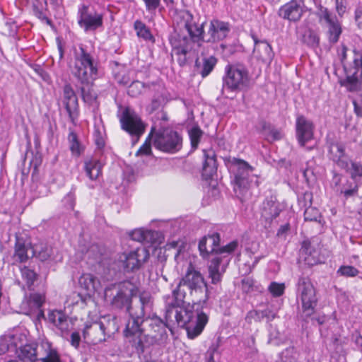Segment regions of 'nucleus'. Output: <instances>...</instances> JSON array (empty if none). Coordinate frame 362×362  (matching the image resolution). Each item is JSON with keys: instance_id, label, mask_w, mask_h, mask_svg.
Wrapping results in <instances>:
<instances>
[{"instance_id": "nucleus-1", "label": "nucleus", "mask_w": 362, "mask_h": 362, "mask_svg": "<svg viewBox=\"0 0 362 362\" xmlns=\"http://www.w3.org/2000/svg\"><path fill=\"white\" fill-rule=\"evenodd\" d=\"M148 310L137 308L132 312L123 331L127 342L140 355L149 353L154 346L164 345L168 340L167 325L160 317L147 315Z\"/></svg>"}, {"instance_id": "nucleus-2", "label": "nucleus", "mask_w": 362, "mask_h": 362, "mask_svg": "<svg viewBox=\"0 0 362 362\" xmlns=\"http://www.w3.org/2000/svg\"><path fill=\"white\" fill-rule=\"evenodd\" d=\"M220 242V234L213 232L204 235L198 245L202 257L209 261V277L213 284H218L221 281L223 274L230 262V255L238 247V240H233L224 246H221Z\"/></svg>"}, {"instance_id": "nucleus-3", "label": "nucleus", "mask_w": 362, "mask_h": 362, "mask_svg": "<svg viewBox=\"0 0 362 362\" xmlns=\"http://www.w3.org/2000/svg\"><path fill=\"white\" fill-rule=\"evenodd\" d=\"M74 62L69 65L70 71L79 83V90L83 102L89 105L96 103L97 93L93 88V81L98 76V63L86 46L80 44L73 47Z\"/></svg>"}, {"instance_id": "nucleus-4", "label": "nucleus", "mask_w": 362, "mask_h": 362, "mask_svg": "<svg viewBox=\"0 0 362 362\" xmlns=\"http://www.w3.org/2000/svg\"><path fill=\"white\" fill-rule=\"evenodd\" d=\"M338 55L345 75L339 78V84L348 92L358 93L362 96V50H350L341 45Z\"/></svg>"}, {"instance_id": "nucleus-5", "label": "nucleus", "mask_w": 362, "mask_h": 362, "mask_svg": "<svg viewBox=\"0 0 362 362\" xmlns=\"http://www.w3.org/2000/svg\"><path fill=\"white\" fill-rule=\"evenodd\" d=\"M138 290L136 284L130 281H124L118 284L117 293L112 299L111 305L114 308L126 310L128 314L127 321L132 319V312H134L137 308L143 310H152L153 301L148 294H140L139 303L132 305V298L137 294Z\"/></svg>"}, {"instance_id": "nucleus-6", "label": "nucleus", "mask_w": 362, "mask_h": 362, "mask_svg": "<svg viewBox=\"0 0 362 362\" xmlns=\"http://www.w3.org/2000/svg\"><path fill=\"white\" fill-rule=\"evenodd\" d=\"M199 303H194L192 310L176 308L175 317L180 327H185L189 339L198 337L209 321L208 315L199 309ZM175 308L173 309V310Z\"/></svg>"}, {"instance_id": "nucleus-7", "label": "nucleus", "mask_w": 362, "mask_h": 362, "mask_svg": "<svg viewBox=\"0 0 362 362\" xmlns=\"http://www.w3.org/2000/svg\"><path fill=\"white\" fill-rule=\"evenodd\" d=\"M118 329L116 317H103L100 321L86 323L82 334L86 342L97 344L105 341Z\"/></svg>"}, {"instance_id": "nucleus-8", "label": "nucleus", "mask_w": 362, "mask_h": 362, "mask_svg": "<svg viewBox=\"0 0 362 362\" xmlns=\"http://www.w3.org/2000/svg\"><path fill=\"white\" fill-rule=\"evenodd\" d=\"M250 81L249 71L242 63L228 64L223 76L222 93L225 90L239 92L246 88Z\"/></svg>"}, {"instance_id": "nucleus-9", "label": "nucleus", "mask_w": 362, "mask_h": 362, "mask_svg": "<svg viewBox=\"0 0 362 362\" xmlns=\"http://www.w3.org/2000/svg\"><path fill=\"white\" fill-rule=\"evenodd\" d=\"M297 296L302 305L300 317L304 320L310 317L315 311L318 298L317 291L310 279L308 276H300L297 282Z\"/></svg>"}, {"instance_id": "nucleus-10", "label": "nucleus", "mask_w": 362, "mask_h": 362, "mask_svg": "<svg viewBox=\"0 0 362 362\" xmlns=\"http://www.w3.org/2000/svg\"><path fill=\"white\" fill-rule=\"evenodd\" d=\"M153 146L168 153H175L182 148V136L170 127H160L153 131Z\"/></svg>"}, {"instance_id": "nucleus-11", "label": "nucleus", "mask_w": 362, "mask_h": 362, "mask_svg": "<svg viewBox=\"0 0 362 362\" xmlns=\"http://www.w3.org/2000/svg\"><path fill=\"white\" fill-rule=\"evenodd\" d=\"M231 164L235 168L234 191L238 197H243L250 188L249 177L253 168L247 162L236 158H232Z\"/></svg>"}, {"instance_id": "nucleus-12", "label": "nucleus", "mask_w": 362, "mask_h": 362, "mask_svg": "<svg viewBox=\"0 0 362 362\" xmlns=\"http://www.w3.org/2000/svg\"><path fill=\"white\" fill-rule=\"evenodd\" d=\"M177 25L180 28H185L187 33V39H190L189 42H199L204 40V23L199 26L194 21V16L187 10H181L178 11L175 17Z\"/></svg>"}, {"instance_id": "nucleus-13", "label": "nucleus", "mask_w": 362, "mask_h": 362, "mask_svg": "<svg viewBox=\"0 0 362 362\" xmlns=\"http://www.w3.org/2000/svg\"><path fill=\"white\" fill-rule=\"evenodd\" d=\"M316 16L320 23H325L327 30L325 32L328 42L331 45L336 44L342 33L341 25L336 16L330 12L327 8L320 5L316 11Z\"/></svg>"}, {"instance_id": "nucleus-14", "label": "nucleus", "mask_w": 362, "mask_h": 362, "mask_svg": "<svg viewBox=\"0 0 362 362\" xmlns=\"http://www.w3.org/2000/svg\"><path fill=\"white\" fill-rule=\"evenodd\" d=\"M78 24L85 32L95 31L103 28L104 15L89 6L82 4L77 13Z\"/></svg>"}, {"instance_id": "nucleus-15", "label": "nucleus", "mask_w": 362, "mask_h": 362, "mask_svg": "<svg viewBox=\"0 0 362 362\" xmlns=\"http://www.w3.org/2000/svg\"><path fill=\"white\" fill-rule=\"evenodd\" d=\"M149 258L148 251L144 247L119 255V262L125 272L139 270Z\"/></svg>"}, {"instance_id": "nucleus-16", "label": "nucleus", "mask_w": 362, "mask_h": 362, "mask_svg": "<svg viewBox=\"0 0 362 362\" xmlns=\"http://www.w3.org/2000/svg\"><path fill=\"white\" fill-rule=\"evenodd\" d=\"M121 127L136 141L144 133L146 125L141 117L133 110L126 108L120 117Z\"/></svg>"}, {"instance_id": "nucleus-17", "label": "nucleus", "mask_w": 362, "mask_h": 362, "mask_svg": "<svg viewBox=\"0 0 362 362\" xmlns=\"http://www.w3.org/2000/svg\"><path fill=\"white\" fill-rule=\"evenodd\" d=\"M170 41L179 65L185 66L187 62V54L192 49L195 42H189L190 39H187L186 35H182L180 33H175L171 37Z\"/></svg>"}, {"instance_id": "nucleus-18", "label": "nucleus", "mask_w": 362, "mask_h": 362, "mask_svg": "<svg viewBox=\"0 0 362 362\" xmlns=\"http://www.w3.org/2000/svg\"><path fill=\"white\" fill-rule=\"evenodd\" d=\"M180 280L182 281L181 285H187L189 295H197L203 292V288L205 286L204 279L200 272L197 270L192 264L189 265L185 274Z\"/></svg>"}, {"instance_id": "nucleus-19", "label": "nucleus", "mask_w": 362, "mask_h": 362, "mask_svg": "<svg viewBox=\"0 0 362 362\" xmlns=\"http://www.w3.org/2000/svg\"><path fill=\"white\" fill-rule=\"evenodd\" d=\"M231 25L228 22L219 19H212L209 23L206 40L203 42L216 43L225 40L229 35Z\"/></svg>"}, {"instance_id": "nucleus-20", "label": "nucleus", "mask_w": 362, "mask_h": 362, "mask_svg": "<svg viewBox=\"0 0 362 362\" xmlns=\"http://www.w3.org/2000/svg\"><path fill=\"white\" fill-rule=\"evenodd\" d=\"M327 156L335 165L343 170H348L349 166V156L346 153V146L341 141H330L327 146Z\"/></svg>"}, {"instance_id": "nucleus-21", "label": "nucleus", "mask_w": 362, "mask_h": 362, "mask_svg": "<svg viewBox=\"0 0 362 362\" xmlns=\"http://www.w3.org/2000/svg\"><path fill=\"white\" fill-rule=\"evenodd\" d=\"M304 8L305 0H291L279 8L278 15L283 19L296 22L301 18Z\"/></svg>"}, {"instance_id": "nucleus-22", "label": "nucleus", "mask_w": 362, "mask_h": 362, "mask_svg": "<svg viewBox=\"0 0 362 362\" xmlns=\"http://www.w3.org/2000/svg\"><path fill=\"white\" fill-rule=\"evenodd\" d=\"M62 103L70 120L74 123L78 117V103L75 91L69 83L65 84L63 87Z\"/></svg>"}, {"instance_id": "nucleus-23", "label": "nucleus", "mask_w": 362, "mask_h": 362, "mask_svg": "<svg viewBox=\"0 0 362 362\" xmlns=\"http://www.w3.org/2000/svg\"><path fill=\"white\" fill-rule=\"evenodd\" d=\"M46 322L52 329H57L62 335L67 334L69 332V317L62 310H49L46 317Z\"/></svg>"}, {"instance_id": "nucleus-24", "label": "nucleus", "mask_w": 362, "mask_h": 362, "mask_svg": "<svg viewBox=\"0 0 362 362\" xmlns=\"http://www.w3.org/2000/svg\"><path fill=\"white\" fill-rule=\"evenodd\" d=\"M296 136L300 146H304L313 137V123L303 115H298L296 123Z\"/></svg>"}, {"instance_id": "nucleus-25", "label": "nucleus", "mask_w": 362, "mask_h": 362, "mask_svg": "<svg viewBox=\"0 0 362 362\" xmlns=\"http://www.w3.org/2000/svg\"><path fill=\"white\" fill-rule=\"evenodd\" d=\"M281 211V204L276 197H267L262 204L261 216L266 222L271 223L279 216Z\"/></svg>"}, {"instance_id": "nucleus-26", "label": "nucleus", "mask_w": 362, "mask_h": 362, "mask_svg": "<svg viewBox=\"0 0 362 362\" xmlns=\"http://www.w3.org/2000/svg\"><path fill=\"white\" fill-rule=\"evenodd\" d=\"M45 302V296L39 293H32L25 296L21 304L22 313L27 315H32L35 310L42 308Z\"/></svg>"}, {"instance_id": "nucleus-27", "label": "nucleus", "mask_w": 362, "mask_h": 362, "mask_svg": "<svg viewBox=\"0 0 362 362\" xmlns=\"http://www.w3.org/2000/svg\"><path fill=\"white\" fill-rule=\"evenodd\" d=\"M182 281L180 280L176 288L173 290L172 293L173 296V300L166 304V312L165 318H170L171 314L173 313V309L176 308H180L185 301V298L189 293L187 285H181Z\"/></svg>"}, {"instance_id": "nucleus-28", "label": "nucleus", "mask_w": 362, "mask_h": 362, "mask_svg": "<svg viewBox=\"0 0 362 362\" xmlns=\"http://www.w3.org/2000/svg\"><path fill=\"white\" fill-rule=\"evenodd\" d=\"M204 164L202 168V176L208 180L213 177L217 171V162L215 152L210 150H204Z\"/></svg>"}, {"instance_id": "nucleus-29", "label": "nucleus", "mask_w": 362, "mask_h": 362, "mask_svg": "<svg viewBox=\"0 0 362 362\" xmlns=\"http://www.w3.org/2000/svg\"><path fill=\"white\" fill-rule=\"evenodd\" d=\"M29 250H32V248L26 243L24 238L16 235L13 254V258L16 261L20 263L26 262L30 258L28 255Z\"/></svg>"}, {"instance_id": "nucleus-30", "label": "nucleus", "mask_w": 362, "mask_h": 362, "mask_svg": "<svg viewBox=\"0 0 362 362\" xmlns=\"http://www.w3.org/2000/svg\"><path fill=\"white\" fill-rule=\"evenodd\" d=\"M83 163V168L87 177L91 180H97L102 173L103 164L100 160L89 157L84 160Z\"/></svg>"}, {"instance_id": "nucleus-31", "label": "nucleus", "mask_w": 362, "mask_h": 362, "mask_svg": "<svg viewBox=\"0 0 362 362\" xmlns=\"http://www.w3.org/2000/svg\"><path fill=\"white\" fill-rule=\"evenodd\" d=\"M276 317V313L271 307L267 306L262 310H253L249 311L245 317L246 321L251 323L254 320L256 322H261L266 319L268 322L273 320Z\"/></svg>"}, {"instance_id": "nucleus-32", "label": "nucleus", "mask_w": 362, "mask_h": 362, "mask_svg": "<svg viewBox=\"0 0 362 362\" xmlns=\"http://www.w3.org/2000/svg\"><path fill=\"white\" fill-rule=\"evenodd\" d=\"M37 349V344L26 343L23 346H21V347L16 352L18 354V356L22 361L28 360L30 362H35L38 360Z\"/></svg>"}, {"instance_id": "nucleus-33", "label": "nucleus", "mask_w": 362, "mask_h": 362, "mask_svg": "<svg viewBox=\"0 0 362 362\" xmlns=\"http://www.w3.org/2000/svg\"><path fill=\"white\" fill-rule=\"evenodd\" d=\"M144 88H148L149 90L158 91L162 88V86L156 83L145 84L139 81H134L129 86L127 93L131 97H137L142 93Z\"/></svg>"}, {"instance_id": "nucleus-34", "label": "nucleus", "mask_w": 362, "mask_h": 362, "mask_svg": "<svg viewBox=\"0 0 362 362\" xmlns=\"http://www.w3.org/2000/svg\"><path fill=\"white\" fill-rule=\"evenodd\" d=\"M252 38L255 43L254 52H257L264 60H271L273 57L271 45L265 40H259L255 36H252Z\"/></svg>"}, {"instance_id": "nucleus-35", "label": "nucleus", "mask_w": 362, "mask_h": 362, "mask_svg": "<svg viewBox=\"0 0 362 362\" xmlns=\"http://www.w3.org/2000/svg\"><path fill=\"white\" fill-rule=\"evenodd\" d=\"M78 284L88 294L93 293L100 286L98 279L91 274H83L78 279Z\"/></svg>"}, {"instance_id": "nucleus-36", "label": "nucleus", "mask_w": 362, "mask_h": 362, "mask_svg": "<svg viewBox=\"0 0 362 362\" xmlns=\"http://www.w3.org/2000/svg\"><path fill=\"white\" fill-rule=\"evenodd\" d=\"M202 64L199 65V59L195 61V66L198 69V73L202 78H205L210 74L217 64V59L214 56L204 57L202 59Z\"/></svg>"}, {"instance_id": "nucleus-37", "label": "nucleus", "mask_w": 362, "mask_h": 362, "mask_svg": "<svg viewBox=\"0 0 362 362\" xmlns=\"http://www.w3.org/2000/svg\"><path fill=\"white\" fill-rule=\"evenodd\" d=\"M4 337L9 339L10 349H13L15 351L26 344L28 341L26 334L19 329H15L12 334L4 335Z\"/></svg>"}, {"instance_id": "nucleus-38", "label": "nucleus", "mask_w": 362, "mask_h": 362, "mask_svg": "<svg viewBox=\"0 0 362 362\" xmlns=\"http://www.w3.org/2000/svg\"><path fill=\"white\" fill-rule=\"evenodd\" d=\"M32 256H35L41 262L47 261L52 258L54 249L47 245H36L32 247Z\"/></svg>"}, {"instance_id": "nucleus-39", "label": "nucleus", "mask_w": 362, "mask_h": 362, "mask_svg": "<svg viewBox=\"0 0 362 362\" xmlns=\"http://www.w3.org/2000/svg\"><path fill=\"white\" fill-rule=\"evenodd\" d=\"M359 186L360 185L354 180H346L345 182L342 183L341 187L339 188L337 193L343 195L345 199H348L358 194Z\"/></svg>"}, {"instance_id": "nucleus-40", "label": "nucleus", "mask_w": 362, "mask_h": 362, "mask_svg": "<svg viewBox=\"0 0 362 362\" xmlns=\"http://www.w3.org/2000/svg\"><path fill=\"white\" fill-rule=\"evenodd\" d=\"M69 149L73 156L79 157L84 151V147L78 140L77 134L74 131L71 130L68 136Z\"/></svg>"}, {"instance_id": "nucleus-41", "label": "nucleus", "mask_w": 362, "mask_h": 362, "mask_svg": "<svg viewBox=\"0 0 362 362\" xmlns=\"http://www.w3.org/2000/svg\"><path fill=\"white\" fill-rule=\"evenodd\" d=\"M134 28L136 32L139 37L146 41L154 42L155 38L151 34L150 29L141 21L136 20L134 23Z\"/></svg>"}, {"instance_id": "nucleus-42", "label": "nucleus", "mask_w": 362, "mask_h": 362, "mask_svg": "<svg viewBox=\"0 0 362 362\" xmlns=\"http://www.w3.org/2000/svg\"><path fill=\"white\" fill-rule=\"evenodd\" d=\"M20 270L22 279L25 281L28 288L29 290H32V286H33L34 282L37 279V274L33 269L25 266L23 267H21Z\"/></svg>"}, {"instance_id": "nucleus-43", "label": "nucleus", "mask_w": 362, "mask_h": 362, "mask_svg": "<svg viewBox=\"0 0 362 362\" xmlns=\"http://www.w3.org/2000/svg\"><path fill=\"white\" fill-rule=\"evenodd\" d=\"M153 235L154 232L152 230H143L141 229H136L129 233L131 239L139 243L149 242L148 238L151 239Z\"/></svg>"}, {"instance_id": "nucleus-44", "label": "nucleus", "mask_w": 362, "mask_h": 362, "mask_svg": "<svg viewBox=\"0 0 362 362\" xmlns=\"http://www.w3.org/2000/svg\"><path fill=\"white\" fill-rule=\"evenodd\" d=\"M32 7L33 13L37 18L42 21H46L47 23L50 22V20L45 13V11L47 10V0H44V5L39 0H36V1L33 4Z\"/></svg>"}, {"instance_id": "nucleus-45", "label": "nucleus", "mask_w": 362, "mask_h": 362, "mask_svg": "<svg viewBox=\"0 0 362 362\" xmlns=\"http://www.w3.org/2000/svg\"><path fill=\"white\" fill-rule=\"evenodd\" d=\"M349 173L354 181L362 185V164L360 162L351 161Z\"/></svg>"}, {"instance_id": "nucleus-46", "label": "nucleus", "mask_w": 362, "mask_h": 362, "mask_svg": "<svg viewBox=\"0 0 362 362\" xmlns=\"http://www.w3.org/2000/svg\"><path fill=\"white\" fill-rule=\"evenodd\" d=\"M304 219L305 221H315L320 223L322 216L317 208L308 206L304 211Z\"/></svg>"}, {"instance_id": "nucleus-47", "label": "nucleus", "mask_w": 362, "mask_h": 362, "mask_svg": "<svg viewBox=\"0 0 362 362\" xmlns=\"http://www.w3.org/2000/svg\"><path fill=\"white\" fill-rule=\"evenodd\" d=\"M41 362H70L62 358L56 348L52 346L48 353L43 358H38Z\"/></svg>"}, {"instance_id": "nucleus-48", "label": "nucleus", "mask_w": 362, "mask_h": 362, "mask_svg": "<svg viewBox=\"0 0 362 362\" xmlns=\"http://www.w3.org/2000/svg\"><path fill=\"white\" fill-rule=\"evenodd\" d=\"M203 134V131L198 126L193 127L189 131V136L190 139L191 146L193 149H196L198 147Z\"/></svg>"}, {"instance_id": "nucleus-49", "label": "nucleus", "mask_w": 362, "mask_h": 362, "mask_svg": "<svg viewBox=\"0 0 362 362\" xmlns=\"http://www.w3.org/2000/svg\"><path fill=\"white\" fill-rule=\"evenodd\" d=\"M153 131H155V127L151 128V132L147 137L143 145L139 148L136 153V156H150L152 153L151 144V136L153 135Z\"/></svg>"}, {"instance_id": "nucleus-50", "label": "nucleus", "mask_w": 362, "mask_h": 362, "mask_svg": "<svg viewBox=\"0 0 362 362\" xmlns=\"http://www.w3.org/2000/svg\"><path fill=\"white\" fill-rule=\"evenodd\" d=\"M337 274L344 277H355L359 274V271L353 266L342 265L338 269Z\"/></svg>"}, {"instance_id": "nucleus-51", "label": "nucleus", "mask_w": 362, "mask_h": 362, "mask_svg": "<svg viewBox=\"0 0 362 362\" xmlns=\"http://www.w3.org/2000/svg\"><path fill=\"white\" fill-rule=\"evenodd\" d=\"M303 42L311 47H317L319 45L320 37L317 33L309 30L303 35Z\"/></svg>"}, {"instance_id": "nucleus-52", "label": "nucleus", "mask_w": 362, "mask_h": 362, "mask_svg": "<svg viewBox=\"0 0 362 362\" xmlns=\"http://www.w3.org/2000/svg\"><path fill=\"white\" fill-rule=\"evenodd\" d=\"M52 344L47 340H42L37 344V358H43L52 348Z\"/></svg>"}, {"instance_id": "nucleus-53", "label": "nucleus", "mask_w": 362, "mask_h": 362, "mask_svg": "<svg viewBox=\"0 0 362 362\" xmlns=\"http://www.w3.org/2000/svg\"><path fill=\"white\" fill-rule=\"evenodd\" d=\"M273 127L274 126L270 122H267L264 119H261L259 121L258 124L256 127V129L267 137Z\"/></svg>"}, {"instance_id": "nucleus-54", "label": "nucleus", "mask_w": 362, "mask_h": 362, "mask_svg": "<svg viewBox=\"0 0 362 362\" xmlns=\"http://www.w3.org/2000/svg\"><path fill=\"white\" fill-rule=\"evenodd\" d=\"M284 284H279L276 282H272L269 286V292L276 297L280 296L284 293Z\"/></svg>"}, {"instance_id": "nucleus-55", "label": "nucleus", "mask_w": 362, "mask_h": 362, "mask_svg": "<svg viewBox=\"0 0 362 362\" xmlns=\"http://www.w3.org/2000/svg\"><path fill=\"white\" fill-rule=\"evenodd\" d=\"M10 349L9 339L2 336L0 337V361H4L6 358H3L4 356Z\"/></svg>"}, {"instance_id": "nucleus-56", "label": "nucleus", "mask_w": 362, "mask_h": 362, "mask_svg": "<svg viewBox=\"0 0 362 362\" xmlns=\"http://www.w3.org/2000/svg\"><path fill=\"white\" fill-rule=\"evenodd\" d=\"M242 289L245 293H250L255 290V281L252 278L245 277L242 279Z\"/></svg>"}, {"instance_id": "nucleus-57", "label": "nucleus", "mask_w": 362, "mask_h": 362, "mask_svg": "<svg viewBox=\"0 0 362 362\" xmlns=\"http://www.w3.org/2000/svg\"><path fill=\"white\" fill-rule=\"evenodd\" d=\"M332 175H333V177L332 179V187L337 192H338L339 188H340V187H341V185H342L341 181H342L343 175H342V174L337 173L336 170L332 171Z\"/></svg>"}, {"instance_id": "nucleus-58", "label": "nucleus", "mask_w": 362, "mask_h": 362, "mask_svg": "<svg viewBox=\"0 0 362 362\" xmlns=\"http://www.w3.org/2000/svg\"><path fill=\"white\" fill-rule=\"evenodd\" d=\"M148 12L153 13L160 5V0H143Z\"/></svg>"}, {"instance_id": "nucleus-59", "label": "nucleus", "mask_w": 362, "mask_h": 362, "mask_svg": "<svg viewBox=\"0 0 362 362\" xmlns=\"http://www.w3.org/2000/svg\"><path fill=\"white\" fill-rule=\"evenodd\" d=\"M313 200V194L310 192H306L303 196L298 198L299 204L305 207V209L308 206H311Z\"/></svg>"}, {"instance_id": "nucleus-60", "label": "nucleus", "mask_w": 362, "mask_h": 362, "mask_svg": "<svg viewBox=\"0 0 362 362\" xmlns=\"http://www.w3.org/2000/svg\"><path fill=\"white\" fill-rule=\"evenodd\" d=\"M282 138L281 132L279 129H276L274 127L272 129L266 139L272 142L274 141L280 140Z\"/></svg>"}, {"instance_id": "nucleus-61", "label": "nucleus", "mask_w": 362, "mask_h": 362, "mask_svg": "<svg viewBox=\"0 0 362 362\" xmlns=\"http://www.w3.org/2000/svg\"><path fill=\"white\" fill-rule=\"evenodd\" d=\"M300 252L305 255H313L315 252L314 248L311 245V243L309 240H304L302 243Z\"/></svg>"}, {"instance_id": "nucleus-62", "label": "nucleus", "mask_w": 362, "mask_h": 362, "mask_svg": "<svg viewBox=\"0 0 362 362\" xmlns=\"http://www.w3.org/2000/svg\"><path fill=\"white\" fill-rule=\"evenodd\" d=\"M336 11L339 16H342L346 12V0H335Z\"/></svg>"}, {"instance_id": "nucleus-63", "label": "nucleus", "mask_w": 362, "mask_h": 362, "mask_svg": "<svg viewBox=\"0 0 362 362\" xmlns=\"http://www.w3.org/2000/svg\"><path fill=\"white\" fill-rule=\"evenodd\" d=\"M218 346V345L216 344V346L212 345L211 346L209 347V349H208V351L206 352V362H215L214 358V354L216 351Z\"/></svg>"}, {"instance_id": "nucleus-64", "label": "nucleus", "mask_w": 362, "mask_h": 362, "mask_svg": "<svg viewBox=\"0 0 362 362\" xmlns=\"http://www.w3.org/2000/svg\"><path fill=\"white\" fill-rule=\"evenodd\" d=\"M355 21L358 27L362 28V6H358L355 11Z\"/></svg>"}]
</instances>
